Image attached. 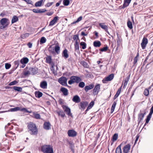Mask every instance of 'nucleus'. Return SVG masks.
I'll list each match as a JSON object with an SVG mask.
<instances>
[{
	"label": "nucleus",
	"instance_id": "nucleus-55",
	"mask_svg": "<svg viewBox=\"0 0 153 153\" xmlns=\"http://www.w3.org/2000/svg\"><path fill=\"white\" fill-rule=\"evenodd\" d=\"M17 83V82L16 81H14L11 82L9 84V85H16Z\"/></svg>",
	"mask_w": 153,
	"mask_h": 153
},
{
	"label": "nucleus",
	"instance_id": "nucleus-33",
	"mask_svg": "<svg viewBox=\"0 0 153 153\" xmlns=\"http://www.w3.org/2000/svg\"><path fill=\"white\" fill-rule=\"evenodd\" d=\"M18 20V17L16 16H13L12 20L11 23L12 24H13L15 22H17Z\"/></svg>",
	"mask_w": 153,
	"mask_h": 153
},
{
	"label": "nucleus",
	"instance_id": "nucleus-21",
	"mask_svg": "<svg viewBox=\"0 0 153 153\" xmlns=\"http://www.w3.org/2000/svg\"><path fill=\"white\" fill-rule=\"evenodd\" d=\"M30 71H31V74H36L38 71V68L36 67L30 68Z\"/></svg>",
	"mask_w": 153,
	"mask_h": 153
},
{
	"label": "nucleus",
	"instance_id": "nucleus-39",
	"mask_svg": "<svg viewBox=\"0 0 153 153\" xmlns=\"http://www.w3.org/2000/svg\"><path fill=\"white\" fill-rule=\"evenodd\" d=\"M127 26L130 29H132L133 28V26L132 22L130 21L129 19L127 22Z\"/></svg>",
	"mask_w": 153,
	"mask_h": 153
},
{
	"label": "nucleus",
	"instance_id": "nucleus-50",
	"mask_svg": "<svg viewBox=\"0 0 153 153\" xmlns=\"http://www.w3.org/2000/svg\"><path fill=\"white\" fill-rule=\"evenodd\" d=\"M20 63V61L19 60H16L14 62V64L15 65H16V69L19 66V64Z\"/></svg>",
	"mask_w": 153,
	"mask_h": 153
},
{
	"label": "nucleus",
	"instance_id": "nucleus-46",
	"mask_svg": "<svg viewBox=\"0 0 153 153\" xmlns=\"http://www.w3.org/2000/svg\"><path fill=\"white\" fill-rule=\"evenodd\" d=\"M29 34L28 33H26L22 35L21 36V37L23 39H24L26 37L29 36Z\"/></svg>",
	"mask_w": 153,
	"mask_h": 153
},
{
	"label": "nucleus",
	"instance_id": "nucleus-2",
	"mask_svg": "<svg viewBox=\"0 0 153 153\" xmlns=\"http://www.w3.org/2000/svg\"><path fill=\"white\" fill-rule=\"evenodd\" d=\"M41 150L44 153H53V148L50 145L43 146Z\"/></svg>",
	"mask_w": 153,
	"mask_h": 153
},
{
	"label": "nucleus",
	"instance_id": "nucleus-17",
	"mask_svg": "<svg viewBox=\"0 0 153 153\" xmlns=\"http://www.w3.org/2000/svg\"><path fill=\"white\" fill-rule=\"evenodd\" d=\"M131 0H124V4L122 6H121V8L123 9L128 6Z\"/></svg>",
	"mask_w": 153,
	"mask_h": 153
},
{
	"label": "nucleus",
	"instance_id": "nucleus-5",
	"mask_svg": "<svg viewBox=\"0 0 153 153\" xmlns=\"http://www.w3.org/2000/svg\"><path fill=\"white\" fill-rule=\"evenodd\" d=\"M67 78L63 76H62L58 80V82L61 85L65 86H68L67 83Z\"/></svg>",
	"mask_w": 153,
	"mask_h": 153
},
{
	"label": "nucleus",
	"instance_id": "nucleus-51",
	"mask_svg": "<svg viewBox=\"0 0 153 153\" xmlns=\"http://www.w3.org/2000/svg\"><path fill=\"white\" fill-rule=\"evenodd\" d=\"M94 102L93 101H91L88 107V108H89L90 109H91V108L94 105Z\"/></svg>",
	"mask_w": 153,
	"mask_h": 153
},
{
	"label": "nucleus",
	"instance_id": "nucleus-59",
	"mask_svg": "<svg viewBox=\"0 0 153 153\" xmlns=\"http://www.w3.org/2000/svg\"><path fill=\"white\" fill-rule=\"evenodd\" d=\"M53 4V2H51V3H47L45 5L46 7H49L52 5Z\"/></svg>",
	"mask_w": 153,
	"mask_h": 153
},
{
	"label": "nucleus",
	"instance_id": "nucleus-61",
	"mask_svg": "<svg viewBox=\"0 0 153 153\" xmlns=\"http://www.w3.org/2000/svg\"><path fill=\"white\" fill-rule=\"evenodd\" d=\"M74 45V48L75 50H79V45Z\"/></svg>",
	"mask_w": 153,
	"mask_h": 153
},
{
	"label": "nucleus",
	"instance_id": "nucleus-41",
	"mask_svg": "<svg viewBox=\"0 0 153 153\" xmlns=\"http://www.w3.org/2000/svg\"><path fill=\"white\" fill-rule=\"evenodd\" d=\"M75 82L78 83L81 81V78L78 76H75Z\"/></svg>",
	"mask_w": 153,
	"mask_h": 153
},
{
	"label": "nucleus",
	"instance_id": "nucleus-29",
	"mask_svg": "<svg viewBox=\"0 0 153 153\" xmlns=\"http://www.w3.org/2000/svg\"><path fill=\"white\" fill-rule=\"evenodd\" d=\"M130 76V74H129V75H128V77H126L125 79L124 83V85H123V88H125L126 87V85L127 84L128 82Z\"/></svg>",
	"mask_w": 153,
	"mask_h": 153
},
{
	"label": "nucleus",
	"instance_id": "nucleus-31",
	"mask_svg": "<svg viewBox=\"0 0 153 153\" xmlns=\"http://www.w3.org/2000/svg\"><path fill=\"white\" fill-rule=\"evenodd\" d=\"M94 46L95 47H99L101 45V43L100 41H95L93 43Z\"/></svg>",
	"mask_w": 153,
	"mask_h": 153
},
{
	"label": "nucleus",
	"instance_id": "nucleus-63",
	"mask_svg": "<svg viewBox=\"0 0 153 153\" xmlns=\"http://www.w3.org/2000/svg\"><path fill=\"white\" fill-rule=\"evenodd\" d=\"M45 0H41L39 1V7L41 6L43 2H44Z\"/></svg>",
	"mask_w": 153,
	"mask_h": 153
},
{
	"label": "nucleus",
	"instance_id": "nucleus-16",
	"mask_svg": "<svg viewBox=\"0 0 153 153\" xmlns=\"http://www.w3.org/2000/svg\"><path fill=\"white\" fill-rule=\"evenodd\" d=\"M69 145V148L71 149L73 153H74V145L73 142L68 141H67Z\"/></svg>",
	"mask_w": 153,
	"mask_h": 153
},
{
	"label": "nucleus",
	"instance_id": "nucleus-26",
	"mask_svg": "<svg viewBox=\"0 0 153 153\" xmlns=\"http://www.w3.org/2000/svg\"><path fill=\"white\" fill-rule=\"evenodd\" d=\"M144 117V114H143L142 113H140L138 114V124L143 120Z\"/></svg>",
	"mask_w": 153,
	"mask_h": 153
},
{
	"label": "nucleus",
	"instance_id": "nucleus-14",
	"mask_svg": "<svg viewBox=\"0 0 153 153\" xmlns=\"http://www.w3.org/2000/svg\"><path fill=\"white\" fill-rule=\"evenodd\" d=\"M23 75L25 76H28L30 74H31V72L30 71V68H28L26 67L24 69L23 71Z\"/></svg>",
	"mask_w": 153,
	"mask_h": 153
},
{
	"label": "nucleus",
	"instance_id": "nucleus-30",
	"mask_svg": "<svg viewBox=\"0 0 153 153\" xmlns=\"http://www.w3.org/2000/svg\"><path fill=\"white\" fill-rule=\"evenodd\" d=\"M56 113L58 116H61L62 117H64L65 116V114L64 112L62 110L56 111Z\"/></svg>",
	"mask_w": 153,
	"mask_h": 153
},
{
	"label": "nucleus",
	"instance_id": "nucleus-10",
	"mask_svg": "<svg viewBox=\"0 0 153 153\" xmlns=\"http://www.w3.org/2000/svg\"><path fill=\"white\" fill-rule=\"evenodd\" d=\"M114 74H112L106 77L105 79H103L102 80L103 83H106V81H110L112 80L114 78Z\"/></svg>",
	"mask_w": 153,
	"mask_h": 153
},
{
	"label": "nucleus",
	"instance_id": "nucleus-53",
	"mask_svg": "<svg viewBox=\"0 0 153 153\" xmlns=\"http://www.w3.org/2000/svg\"><path fill=\"white\" fill-rule=\"evenodd\" d=\"M11 65L8 63H6L5 64V68L6 69H8L10 68L11 67Z\"/></svg>",
	"mask_w": 153,
	"mask_h": 153
},
{
	"label": "nucleus",
	"instance_id": "nucleus-47",
	"mask_svg": "<svg viewBox=\"0 0 153 153\" xmlns=\"http://www.w3.org/2000/svg\"><path fill=\"white\" fill-rule=\"evenodd\" d=\"M70 3L69 0H63V4L65 6H68Z\"/></svg>",
	"mask_w": 153,
	"mask_h": 153
},
{
	"label": "nucleus",
	"instance_id": "nucleus-35",
	"mask_svg": "<svg viewBox=\"0 0 153 153\" xmlns=\"http://www.w3.org/2000/svg\"><path fill=\"white\" fill-rule=\"evenodd\" d=\"M117 104V102L115 101H114L112 105V106L111 108V113H112L114 111L115 107L116 106V105Z\"/></svg>",
	"mask_w": 153,
	"mask_h": 153
},
{
	"label": "nucleus",
	"instance_id": "nucleus-44",
	"mask_svg": "<svg viewBox=\"0 0 153 153\" xmlns=\"http://www.w3.org/2000/svg\"><path fill=\"white\" fill-rule=\"evenodd\" d=\"M108 49V47L107 45L99 49L100 51L101 52L106 51Z\"/></svg>",
	"mask_w": 153,
	"mask_h": 153
},
{
	"label": "nucleus",
	"instance_id": "nucleus-19",
	"mask_svg": "<svg viewBox=\"0 0 153 153\" xmlns=\"http://www.w3.org/2000/svg\"><path fill=\"white\" fill-rule=\"evenodd\" d=\"M47 83L46 81H43L41 82L40 87L43 89H46L47 88Z\"/></svg>",
	"mask_w": 153,
	"mask_h": 153
},
{
	"label": "nucleus",
	"instance_id": "nucleus-20",
	"mask_svg": "<svg viewBox=\"0 0 153 153\" xmlns=\"http://www.w3.org/2000/svg\"><path fill=\"white\" fill-rule=\"evenodd\" d=\"M60 90L62 92L64 96H66L68 95V91L67 88L62 87L61 88Z\"/></svg>",
	"mask_w": 153,
	"mask_h": 153
},
{
	"label": "nucleus",
	"instance_id": "nucleus-25",
	"mask_svg": "<svg viewBox=\"0 0 153 153\" xmlns=\"http://www.w3.org/2000/svg\"><path fill=\"white\" fill-rule=\"evenodd\" d=\"M29 61V59L27 57H24L20 61V62L22 64H26Z\"/></svg>",
	"mask_w": 153,
	"mask_h": 153
},
{
	"label": "nucleus",
	"instance_id": "nucleus-49",
	"mask_svg": "<svg viewBox=\"0 0 153 153\" xmlns=\"http://www.w3.org/2000/svg\"><path fill=\"white\" fill-rule=\"evenodd\" d=\"M144 94L146 96H147L149 94V90L148 89H146L144 91Z\"/></svg>",
	"mask_w": 153,
	"mask_h": 153
},
{
	"label": "nucleus",
	"instance_id": "nucleus-13",
	"mask_svg": "<svg viewBox=\"0 0 153 153\" xmlns=\"http://www.w3.org/2000/svg\"><path fill=\"white\" fill-rule=\"evenodd\" d=\"M100 89V85L97 84L95 86L93 89V94L94 95H97Z\"/></svg>",
	"mask_w": 153,
	"mask_h": 153
},
{
	"label": "nucleus",
	"instance_id": "nucleus-15",
	"mask_svg": "<svg viewBox=\"0 0 153 153\" xmlns=\"http://www.w3.org/2000/svg\"><path fill=\"white\" fill-rule=\"evenodd\" d=\"M131 148V145L130 144H128L125 145L123 149V152L124 153H128Z\"/></svg>",
	"mask_w": 153,
	"mask_h": 153
},
{
	"label": "nucleus",
	"instance_id": "nucleus-1",
	"mask_svg": "<svg viewBox=\"0 0 153 153\" xmlns=\"http://www.w3.org/2000/svg\"><path fill=\"white\" fill-rule=\"evenodd\" d=\"M27 127L28 132L32 135L37 134L38 129L36 125L32 122H30L28 124Z\"/></svg>",
	"mask_w": 153,
	"mask_h": 153
},
{
	"label": "nucleus",
	"instance_id": "nucleus-32",
	"mask_svg": "<svg viewBox=\"0 0 153 153\" xmlns=\"http://www.w3.org/2000/svg\"><path fill=\"white\" fill-rule=\"evenodd\" d=\"M52 46V45H50L48 48V50L50 53L52 54H54L55 53L54 48H53Z\"/></svg>",
	"mask_w": 153,
	"mask_h": 153
},
{
	"label": "nucleus",
	"instance_id": "nucleus-57",
	"mask_svg": "<svg viewBox=\"0 0 153 153\" xmlns=\"http://www.w3.org/2000/svg\"><path fill=\"white\" fill-rule=\"evenodd\" d=\"M47 10L45 9H40L39 10V13H43L46 12Z\"/></svg>",
	"mask_w": 153,
	"mask_h": 153
},
{
	"label": "nucleus",
	"instance_id": "nucleus-27",
	"mask_svg": "<svg viewBox=\"0 0 153 153\" xmlns=\"http://www.w3.org/2000/svg\"><path fill=\"white\" fill-rule=\"evenodd\" d=\"M99 26L105 31L108 30V27L107 25H105L104 23H100L99 24Z\"/></svg>",
	"mask_w": 153,
	"mask_h": 153
},
{
	"label": "nucleus",
	"instance_id": "nucleus-22",
	"mask_svg": "<svg viewBox=\"0 0 153 153\" xmlns=\"http://www.w3.org/2000/svg\"><path fill=\"white\" fill-rule=\"evenodd\" d=\"M62 56L64 57L65 59L67 58L68 57L69 55L68 53V51L66 49H65L64 50L62 53Z\"/></svg>",
	"mask_w": 153,
	"mask_h": 153
},
{
	"label": "nucleus",
	"instance_id": "nucleus-42",
	"mask_svg": "<svg viewBox=\"0 0 153 153\" xmlns=\"http://www.w3.org/2000/svg\"><path fill=\"white\" fill-rule=\"evenodd\" d=\"M118 134L117 133H115L113 135L112 139L113 141H114L116 140L118 138Z\"/></svg>",
	"mask_w": 153,
	"mask_h": 153
},
{
	"label": "nucleus",
	"instance_id": "nucleus-48",
	"mask_svg": "<svg viewBox=\"0 0 153 153\" xmlns=\"http://www.w3.org/2000/svg\"><path fill=\"white\" fill-rule=\"evenodd\" d=\"M78 86L80 88H83L85 86V83L83 82H80Z\"/></svg>",
	"mask_w": 153,
	"mask_h": 153
},
{
	"label": "nucleus",
	"instance_id": "nucleus-23",
	"mask_svg": "<svg viewBox=\"0 0 153 153\" xmlns=\"http://www.w3.org/2000/svg\"><path fill=\"white\" fill-rule=\"evenodd\" d=\"M94 87L93 84H91L88 85L86 86L85 88V90L86 92L88 91V90L92 89Z\"/></svg>",
	"mask_w": 153,
	"mask_h": 153
},
{
	"label": "nucleus",
	"instance_id": "nucleus-28",
	"mask_svg": "<svg viewBox=\"0 0 153 153\" xmlns=\"http://www.w3.org/2000/svg\"><path fill=\"white\" fill-rule=\"evenodd\" d=\"M60 49L59 46L57 45H56L54 48V51L57 54H59L60 53Z\"/></svg>",
	"mask_w": 153,
	"mask_h": 153
},
{
	"label": "nucleus",
	"instance_id": "nucleus-40",
	"mask_svg": "<svg viewBox=\"0 0 153 153\" xmlns=\"http://www.w3.org/2000/svg\"><path fill=\"white\" fill-rule=\"evenodd\" d=\"M117 46H119L120 45V43L122 41V39H121L120 38V36H119V34L117 33Z\"/></svg>",
	"mask_w": 153,
	"mask_h": 153
},
{
	"label": "nucleus",
	"instance_id": "nucleus-45",
	"mask_svg": "<svg viewBox=\"0 0 153 153\" xmlns=\"http://www.w3.org/2000/svg\"><path fill=\"white\" fill-rule=\"evenodd\" d=\"M32 116L34 117V118L38 119V114L33 112L32 113V114L31 115Z\"/></svg>",
	"mask_w": 153,
	"mask_h": 153
},
{
	"label": "nucleus",
	"instance_id": "nucleus-34",
	"mask_svg": "<svg viewBox=\"0 0 153 153\" xmlns=\"http://www.w3.org/2000/svg\"><path fill=\"white\" fill-rule=\"evenodd\" d=\"M121 144L119 145L116 149V153H122V151L121 149Z\"/></svg>",
	"mask_w": 153,
	"mask_h": 153
},
{
	"label": "nucleus",
	"instance_id": "nucleus-3",
	"mask_svg": "<svg viewBox=\"0 0 153 153\" xmlns=\"http://www.w3.org/2000/svg\"><path fill=\"white\" fill-rule=\"evenodd\" d=\"M63 109L64 110V111L66 112V114L68 115L69 117H71L72 118H73V117L72 114L71 112V109L68 106L65 105H63L62 106Z\"/></svg>",
	"mask_w": 153,
	"mask_h": 153
},
{
	"label": "nucleus",
	"instance_id": "nucleus-64",
	"mask_svg": "<svg viewBox=\"0 0 153 153\" xmlns=\"http://www.w3.org/2000/svg\"><path fill=\"white\" fill-rule=\"evenodd\" d=\"M53 13V11H51L50 12H48V13H47L46 14V15H48V16H51Z\"/></svg>",
	"mask_w": 153,
	"mask_h": 153
},
{
	"label": "nucleus",
	"instance_id": "nucleus-62",
	"mask_svg": "<svg viewBox=\"0 0 153 153\" xmlns=\"http://www.w3.org/2000/svg\"><path fill=\"white\" fill-rule=\"evenodd\" d=\"M137 58L136 57H135L134 59L133 64L134 65L137 62Z\"/></svg>",
	"mask_w": 153,
	"mask_h": 153
},
{
	"label": "nucleus",
	"instance_id": "nucleus-58",
	"mask_svg": "<svg viewBox=\"0 0 153 153\" xmlns=\"http://www.w3.org/2000/svg\"><path fill=\"white\" fill-rule=\"evenodd\" d=\"M75 82L74 81H73L72 79L70 78V80H69L68 81V83L70 85H71L74 83Z\"/></svg>",
	"mask_w": 153,
	"mask_h": 153
},
{
	"label": "nucleus",
	"instance_id": "nucleus-36",
	"mask_svg": "<svg viewBox=\"0 0 153 153\" xmlns=\"http://www.w3.org/2000/svg\"><path fill=\"white\" fill-rule=\"evenodd\" d=\"M80 45L82 47V48L84 49L86 47V44L84 42H81L80 44Z\"/></svg>",
	"mask_w": 153,
	"mask_h": 153
},
{
	"label": "nucleus",
	"instance_id": "nucleus-37",
	"mask_svg": "<svg viewBox=\"0 0 153 153\" xmlns=\"http://www.w3.org/2000/svg\"><path fill=\"white\" fill-rule=\"evenodd\" d=\"M13 89L15 91L19 92H22V88L21 87L14 86L13 87Z\"/></svg>",
	"mask_w": 153,
	"mask_h": 153
},
{
	"label": "nucleus",
	"instance_id": "nucleus-9",
	"mask_svg": "<svg viewBox=\"0 0 153 153\" xmlns=\"http://www.w3.org/2000/svg\"><path fill=\"white\" fill-rule=\"evenodd\" d=\"M68 134L69 137H74L77 135V133L74 130L71 129L68 131Z\"/></svg>",
	"mask_w": 153,
	"mask_h": 153
},
{
	"label": "nucleus",
	"instance_id": "nucleus-12",
	"mask_svg": "<svg viewBox=\"0 0 153 153\" xmlns=\"http://www.w3.org/2000/svg\"><path fill=\"white\" fill-rule=\"evenodd\" d=\"M51 125L49 122H44L43 127L46 130H49L51 129Z\"/></svg>",
	"mask_w": 153,
	"mask_h": 153
},
{
	"label": "nucleus",
	"instance_id": "nucleus-24",
	"mask_svg": "<svg viewBox=\"0 0 153 153\" xmlns=\"http://www.w3.org/2000/svg\"><path fill=\"white\" fill-rule=\"evenodd\" d=\"M58 16H56L51 21L49 24V26H51L53 25L58 20Z\"/></svg>",
	"mask_w": 153,
	"mask_h": 153
},
{
	"label": "nucleus",
	"instance_id": "nucleus-8",
	"mask_svg": "<svg viewBox=\"0 0 153 153\" xmlns=\"http://www.w3.org/2000/svg\"><path fill=\"white\" fill-rule=\"evenodd\" d=\"M51 56H49L46 57V62L47 63H49L51 66V67L53 68L54 67V64L53 62L52 61Z\"/></svg>",
	"mask_w": 153,
	"mask_h": 153
},
{
	"label": "nucleus",
	"instance_id": "nucleus-18",
	"mask_svg": "<svg viewBox=\"0 0 153 153\" xmlns=\"http://www.w3.org/2000/svg\"><path fill=\"white\" fill-rule=\"evenodd\" d=\"M72 100L76 103H78L80 102L81 99L78 95H76L74 96Z\"/></svg>",
	"mask_w": 153,
	"mask_h": 153
},
{
	"label": "nucleus",
	"instance_id": "nucleus-60",
	"mask_svg": "<svg viewBox=\"0 0 153 153\" xmlns=\"http://www.w3.org/2000/svg\"><path fill=\"white\" fill-rule=\"evenodd\" d=\"M82 65L84 67H85L86 68H87V64L86 62H85V61H83L82 62Z\"/></svg>",
	"mask_w": 153,
	"mask_h": 153
},
{
	"label": "nucleus",
	"instance_id": "nucleus-11",
	"mask_svg": "<svg viewBox=\"0 0 153 153\" xmlns=\"http://www.w3.org/2000/svg\"><path fill=\"white\" fill-rule=\"evenodd\" d=\"M148 41L147 39L145 37L143 39L142 42L141 44V47L143 49H144L146 48V45L148 43Z\"/></svg>",
	"mask_w": 153,
	"mask_h": 153
},
{
	"label": "nucleus",
	"instance_id": "nucleus-43",
	"mask_svg": "<svg viewBox=\"0 0 153 153\" xmlns=\"http://www.w3.org/2000/svg\"><path fill=\"white\" fill-rule=\"evenodd\" d=\"M153 113V111L150 109V112L149 115L147 116V120H150L152 117V115Z\"/></svg>",
	"mask_w": 153,
	"mask_h": 153
},
{
	"label": "nucleus",
	"instance_id": "nucleus-6",
	"mask_svg": "<svg viewBox=\"0 0 153 153\" xmlns=\"http://www.w3.org/2000/svg\"><path fill=\"white\" fill-rule=\"evenodd\" d=\"M0 23L5 28L9 24V20L6 18H3L0 20Z\"/></svg>",
	"mask_w": 153,
	"mask_h": 153
},
{
	"label": "nucleus",
	"instance_id": "nucleus-52",
	"mask_svg": "<svg viewBox=\"0 0 153 153\" xmlns=\"http://www.w3.org/2000/svg\"><path fill=\"white\" fill-rule=\"evenodd\" d=\"M73 39L74 40H78L79 39V35L78 34H76L74 36Z\"/></svg>",
	"mask_w": 153,
	"mask_h": 153
},
{
	"label": "nucleus",
	"instance_id": "nucleus-54",
	"mask_svg": "<svg viewBox=\"0 0 153 153\" xmlns=\"http://www.w3.org/2000/svg\"><path fill=\"white\" fill-rule=\"evenodd\" d=\"M24 1H25L27 4H30L33 6V2L31 0H23Z\"/></svg>",
	"mask_w": 153,
	"mask_h": 153
},
{
	"label": "nucleus",
	"instance_id": "nucleus-38",
	"mask_svg": "<svg viewBox=\"0 0 153 153\" xmlns=\"http://www.w3.org/2000/svg\"><path fill=\"white\" fill-rule=\"evenodd\" d=\"M46 39L44 37H42L40 39V43L41 45H42L45 43L46 42Z\"/></svg>",
	"mask_w": 153,
	"mask_h": 153
},
{
	"label": "nucleus",
	"instance_id": "nucleus-7",
	"mask_svg": "<svg viewBox=\"0 0 153 153\" xmlns=\"http://www.w3.org/2000/svg\"><path fill=\"white\" fill-rule=\"evenodd\" d=\"M88 102L86 101H82L80 102L79 105V108L80 109H84L88 106Z\"/></svg>",
	"mask_w": 153,
	"mask_h": 153
},
{
	"label": "nucleus",
	"instance_id": "nucleus-56",
	"mask_svg": "<svg viewBox=\"0 0 153 153\" xmlns=\"http://www.w3.org/2000/svg\"><path fill=\"white\" fill-rule=\"evenodd\" d=\"M120 93L118 92L117 91L116 94L114 95V99L115 100L116 99L118 96L120 94Z\"/></svg>",
	"mask_w": 153,
	"mask_h": 153
},
{
	"label": "nucleus",
	"instance_id": "nucleus-4",
	"mask_svg": "<svg viewBox=\"0 0 153 153\" xmlns=\"http://www.w3.org/2000/svg\"><path fill=\"white\" fill-rule=\"evenodd\" d=\"M20 110L21 111H24L26 112H28L29 113H31V111H29L25 108H23L20 109V108L19 107H16L13 108H11L10 109V111L11 112L16 111H18Z\"/></svg>",
	"mask_w": 153,
	"mask_h": 153
}]
</instances>
